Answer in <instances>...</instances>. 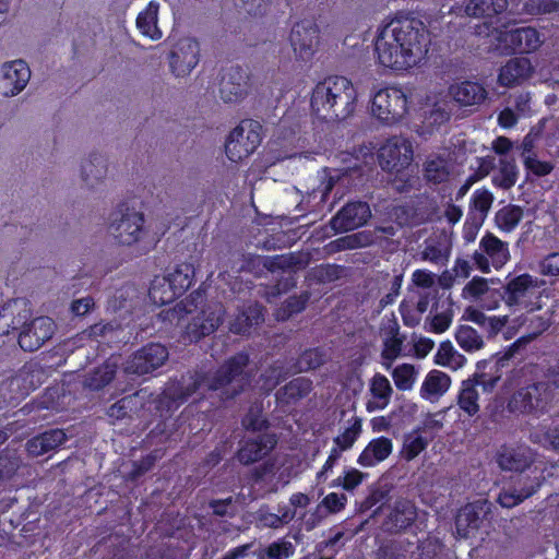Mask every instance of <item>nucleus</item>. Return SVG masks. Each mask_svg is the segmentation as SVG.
<instances>
[{"mask_svg": "<svg viewBox=\"0 0 559 559\" xmlns=\"http://www.w3.org/2000/svg\"><path fill=\"white\" fill-rule=\"evenodd\" d=\"M32 318V310L20 299H12L0 307V336L17 331L26 319Z\"/></svg>", "mask_w": 559, "mask_h": 559, "instance_id": "412c9836", "label": "nucleus"}, {"mask_svg": "<svg viewBox=\"0 0 559 559\" xmlns=\"http://www.w3.org/2000/svg\"><path fill=\"white\" fill-rule=\"evenodd\" d=\"M310 293L305 290L299 295L289 296L278 309V317L282 320H286L294 314H298L304 311L309 302Z\"/></svg>", "mask_w": 559, "mask_h": 559, "instance_id": "3c124183", "label": "nucleus"}, {"mask_svg": "<svg viewBox=\"0 0 559 559\" xmlns=\"http://www.w3.org/2000/svg\"><path fill=\"white\" fill-rule=\"evenodd\" d=\"M325 361V353L319 348H307L292 366L294 373L307 372L321 367Z\"/></svg>", "mask_w": 559, "mask_h": 559, "instance_id": "de8ad7c7", "label": "nucleus"}, {"mask_svg": "<svg viewBox=\"0 0 559 559\" xmlns=\"http://www.w3.org/2000/svg\"><path fill=\"white\" fill-rule=\"evenodd\" d=\"M539 271L545 276H559V252L547 254L539 263Z\"/></svg>", "mask_w": 559, "mask_h": 559, "instance_id": "774afa93", "label": "nucleus"}, {"mask_svg": "<svg viewBox=\"0 0 559 559\" xmlns=\"http://www.w3.org/2000/svg\"><path fill=\"white\" fill-rule=\"evenodd\" d=\"M402 346L403 340L396 335L385 340L384 347L381 353L382 358L389 360L390 362L395 360L401 355Z\"/></svg>", "mask_w": 559, "mask_h": 559, "instance_id": "338daca9", "label": "nucleus"}, {"mask_svg": "<svg viewBox=\"0 0 559 559\" xmlns=\"http://www.w3.org/2000/svg\"><path fill=\"white\" fill-rule=\"evenodd\" d=\"M508 0H468L464 12L472 17H492L508 9Z\"/></svg>", "mask_w": 559, "mask_h": 559, "instance_id": "c9c22d12", "label": "nucleus"}, {"mask_svg": "<svg viewBox=\"0 0 559 559\" xmlns=\"http://www.w3.org/2000/svg\"><path fill=\"white\" fill-rule=\"evenodd\" d=\"M408 97L401 87L386 86L372 98L371 112L385 124H394L407 114Z\"/></svg>", "mask_w": 559, "mask_h": 559, "instance_id": "423d86ee", "label": "nucleus"}, {"mask_svg": "<svg viewBox=\"0 0 559 559\" xmlns=\"http://www.w3.org/2000/svg\"><path fill=\"white\" fill-rule=\"evenodd\" d=\"M545 383L536 380L520 382L507 400V411L514 416L539 418L554 403Z\"/></svg>", "mask_w": 559, "mask_h": 559, "instance_id": "20e7f679", "label": "nucleus"}, {"mask_svg": "<svg viewBox=\"0 0 559 559\" xmlns=\"http://www.w3.org/2000/svg\"><path fill=\"white\" fill-rule=\"evenodd\" d=\"M21 461L19 456L10 451L0 452V481L11 479L20 467Z\"/></svg>", "mask_w": 559, "mask_h": 559, "instance_id": "6e6d98bb", "label": "nucleus"}, {"mask_svg": "<svg viewBox=\"0 0 559 559\" xmlns=\"http://www.w3.org/2000/svg\"><path fill=\"white\" fill-rule=\"evenodd\" d=\"M250 357L246 352H238L228 357L214 371L198 372L189 376L188 381L179 382L167 389V396L177 404L186 403L194 393L221 391L222 397L234 399L249 385L250 376L246 372Z\"/></svg>", "mask_w": 559, "mask_h": 559, "instance_id": "f03ea898", "label": "nucleus"}, {"mask_svg": "<svg viewBox=\"0 0 559 559\" xmlns=\"http://www.w3.org/2000/svg\"><path fill=\"white\" fill-rule=\"evenodd\" d=\"M417 518L416 507L405 499L396 500L390 513L383 522V527L389 533H400L413 525Z\"/></svg>", "mask_w": 559, "mask_h": 559, "instance_id": "4be33fe9", "label": "nucleus"}, {"mask_svg": "<svg viewBox=\"0 0 559 559\" xmlns=\"http://www.w3.org/2000/svg\"><path fill=\"white\" fill-rule=\"evenodd\" d=\"M241 424L246 430L253 432H261L270 426L267 419L260 412H253L252 409L243 416Z\"/></svg>", "mask_w": 559, "mask_h": 559, "instance_id": "e2e57ef3", "label": "nucleus"}, {"mask_svg": "<svg viewBox=\"0 0 559 559\" xmlns=\"http://www.w3.org/2000/svg\"><path fill=\"white\" fill-rule=\"evenodd\" d=\"M360 430L361 426L359 421L346 428L341 435L334 438V448L340 449L341 452L352 449L359 437Z\"/></svg>", "mask_w": 559, "mask_h": 559, "instance_id": "13d9d810", "label": "nucleus"}, {"mask_svg": "<svg viewBox=\"0 0 559 559\" xmlns=\"http://www.w3.org/2000/svg\"><path fill=\"white\" fill-rule=\"evenodd\" d=\"M498 47L504 55L531 53L543 44V35L532 26L500 31L497 36Z\"/></svg>", "mask_w": 559, "mask_h": 559, "instance_id": "6e6552de", "label": "nucleus"}, {"mask_svg": "<svg viewBox=\"0 0 559 559\" xmlns=\"http://www.w3.org/2000/svg\"><path fill=\"white\" fill-rule=\"evenodd\" d=\"M370 392L372 396L378 400L377 403H367V411L373 412L376 409H383L388 406L393 390L385 376L376 373L370 381Z\"/></svg>", "mask_w": 559, "mask_h": 559, "instance_id": "4c0bfd02", "label": "nucleus"}, {"mask_svg": "<svg viewBox=\"0 0 559 559\" xmlns=\"http://www.w3.org/2000/svg\"><path fill=\"white\" fill-rule=\"evenodd\" d=\"M451 385V378L443 371L431 370L427 373L421 388L420 395L429 400L432 396L443 395Z\"/></svg>", "mask_w": 559, "mask_h": 559, "instance_id": "e433bc0d", "label": "nucleus"}, {"mask_svg": "<svg viewBox=\"0 0 559 559\" xmlns=\"http://www.w3.org/2000/svg\"><path fill=\"white\" fill-rule=\"evenodd\" d=\"M31 78L28 64L23 60H14L4 63L0 75V93L3 96L17 95L27 84Z\"/></svg>", "mask_w": 559, "mask_h": 559, "instance_id": "dca6fc26", "label": "nucleus"}, {"mask_svg": "<svg viewBox=\"0 0 559 559\" xmlns=\"http://www.w3.org/2000/svg\"><path fill=\"white\" fill-rule=\"evenodd\" d=\"M107 174V159L99 153L93 152L81 165L82 180L88 188H94Z\"/></svg>", "mask_w": 559, "mask_h": 559, "instance_id": "72a5a7b5", "label": "nucleus"}, {"mask_svg": "<svg viewBox=\"0 0 559 559\" xmlns=\"http://www.w3.org/2000/svg\"><path fill=\"white\" fill-rule=\"evenodd\" d=\"M464 356L459 354L453 347L450 341H443L440 343L439 348L435 355L433 361L436 365L449 367L452 362L461 365L464 360Z\"/></svg>", "mask_w": 559, "mask_h": 559, "instance_id": "5fc2aeb1", "label": "nucleus"}, {"mask_svg": "<svg viewBox=\"0 0 559 559\" xmlns=\"http://www.w3.org/2000/svg\"><path fill=\"white\" fill-rule=\"evenodd\" d=\"M55 330V321L49 317L26 319L19 326L17 343L24 352H35L52 337Z\"/></svg>", "mask_w": 559, "mask_h": 559, "instance_id": "9d476101", "label": "nucleus"}, {"mask_svg": "<svg viewBox=\"0 0 559 559\" xmlns=\"http://www.w3.org/2000/svg\"><path fill=\"white\" fill-rule=\"evenodd\" d=\"M194 266L191 263L182 262L176 264L173 272L166 275L167 281H169L181 297L193 284L194 281Z\"/></svg>", "mask_w": 559, "mask_h": 559, "instance_id": "a19ab883", "label": "nucleus"}, {"mask_svg": "<svg viewBox=\"0 0 559 559\" xmlns=\"http://www.w3.org/2000/svg\"><path fill=\"white\" fill-rule=\"evenodd\" d=\"M532 71L530 59L524 57L512 58L500 68L498 82L507 87L520 85L530 78Z\"/></svg>", "mask_w": 559, "mask_h": 559, "instance_id": "bb28decb", "label": "nucleus"}, {"mask_svg": "<svg viewBox=\"0 0 559 559\" xmlns=\"http://www.w3.org/2000/svg\"><path fill=\"white\" fill-rule=\"evenodd\" d=\"M524 215L523 209L519 205L508 204L497 211L495 221L497 227L504 233L514 230Z\"/></svg>", "mask_w": 559, "mask_h": 559, "instance_id": "49530a36", "label": "nucleus"}, {"mask_svg": "<svg viewBox=\"0 0 559 559\" xmlns=\"http://www.w3.org/2000/svg\"><path fill=\"white\" fill-rule=\"evenodd\" d=\"M320 29L312 21L297 22L289 35V41L298 60L308 62L314 56L319 44Z\"/></svg>", "mask_w": 559, "mask_h": 559, "instance_id": "f8f14e48", "label": "nucleus"}, {"mask_svg": "<svg viewBox=\"0 0 559 559\" xmlns=\"http://www.w3.org/2000/svg\"><path fill=\"white\" fill-rule=\"evenodd\" d=\"M116 214H119L120 218H114L109 225V233L116 242L121 246L140 245L148 235L144 226V215L131 211L124 203L119 205Z\"/></svg>", "mask_w": 559, "mask_h": 559, "instance_id": "0eeeda50", "label": "nucleus"}, {"mask_svg": "<svg viewBox=\"0 0 559 559\" xmlns=\"http://www.w3.org/2000/svg\"><path fill=\"white\" fill-rule=\"evenodd\" d=\"M540 487V483L535 478L520 477L513 486L503 489L498 496V502L503 508H513L525 499L532 497Z\"/></svg>", "mask_w": 559, "mask_h": 559, "instance_id": "b1692460", "label": "nucleus"}, {"mask_svg": "<svg viewBox=\"0 0 559 559\" xmlns=\"http://www.w3.org/2000/svg\"><path fill=\"white\" fill-rule=\"evenodd\" d=\"M158 3L150 1L146 8L139 13L136 17V27L139 32L152 40L162 38V31L157 26L158 21Z\"/></svg>", "mask_w": 559, "mask_h": 559, "instance_id": "f704fd0d", "label": "nucleus"}, {"mask_svg": "<svg viewBox=\"0 0 559 559\" xmlns=\"http://www.w3.org/2000/svg\"><path fill=\"white\" fill-rule=\"evenodd\" d=\"M534 461V452L523 444H503L497 453V463L502 471L523 473Z\"/></svg>", "mask_w": 559, "mask_h": 559, "instance_id": "f3484780", "label": "nucleus"}, {"mask_svg": "<svg viewBox=\"0 0 559 559\" xmlns=\"http://www.w3.org/2000/svg\"><path fill=\"white\" fill-rule=\"evenodd\" d=\"M537 381L546 384L547 391H549L551 399L555 401L559 390V362L548 366L543 372L542 378L537 379Z\"/></svg>", "mask_w": 559, "mask_h": 559, "instance_id": "680f3d73", "label": "nucleus"}, {"mask_svg": "<svg viewBox=\"0 0 559 559\" xmlns=\"http://www.w3.org/2000/svg\"><path fill=\"white\" fill-rule=\"evenodd\" d=\"M523 165L528 173L536 177H545L554 170L552 163L538 159L536 154L526 155Z\"/></svg>", "mask_w": 559, "mask_h": 559, "instance_id": "bf43d9fd", "label": "nucleus"}, {"mask_svg": "<svg viewBox=\"0 0 559 559\" xmlns=\"http://www.w3.org/2000/svg\"><path fill=\"white\" fill-rule=\"evenodd\" d=\"M379 165L384 171L400 173L413 160V145L402 135H393L381 145L378 152Z\"/></svg>", "mask_w": 559, "mask_h": 559, "instance_id": "1a4fd4ad", "label": "nucleus"}, {"mask_svg": "<svg viewBox=\"0 0 559 559\" xmlns=\"http://www.w3.org/2000/svg\"><path fill=\"white\" fill-rule=\"evenodd\" d=\"M535 286L532 275L524 273L513 277L504 287V299L508 305L514 306Z\"/></svg>", "mask_w": 559, "mask_h": 559, "instance_id": "ea45409f", "label": "nucleus"}, {"mask_svg": "<svg viewBox=\"0 0 559 559\" xmlns=\"http://www.w3.org/2000/svg\"><path fill=\"white\" fill-rule=\"evenodd\" d=\"M393 451V442L390 438L381 436L371 439L357 457L361 467H373L386 460Z\"/></svg>", "mask_w": 559, "mask_h": 559, "instance_id": "cd10ccee", "label": "nucleus"}, {"mask_svg": "<svg viewBox=\"0 0 559 559\" xmlns=\"http://www.w3.org/2000/svg\"><path fill=\"white\" fill-rule=\"evenodd\" d=\"M430 34L418 19L397 13L379 26L374 39L378 63L395 70L417 66L428 52Z\"/></svg>", "mask_w": 559, "mask_h": 559, "instance_id": "f257e3e1", "label": "nucleus"}, {"mask_svg": "<svg viewBox=\"0 0 559 559\" xmlns=\"http://www.w3.org/2000/svg\"><path fill=\"white\" fill-rule=\"evenodd\" d=\"M116 373L117 365L106 360L84 374L83 386L91 391H99L115 379Z\"/></svg>", "mask_w": 559, "mask_h": 559, "instance_id": "473e14b6", "label": "nucleus"}, {"mask_svg": "<svg viewBox=\"0 0 559 559\" xmlns=\"http://www.w3.org/2000/svg\"><path fill=\"white\" fill-rule=\"evenodd\" d=\"M455 340L465 352L478 350L484 346L481 336L469 325H461L455 333Z\"/></svg>", "mask_w": 559, "mask_h": 559, "instance_id": "8fccbe9b", "label": "nucleus"}, {"mask_svg": "<svg viewBox=\"0 0 559 559\" xmlns=\"http://www.w3.org/2000/svg\"><path fill=\"white\" fill-rule=\"evenodd\" d=\"M222 321L223 319L219 313L202 310L188 322L182 338L189 343H198L203 337L215 332Z\"/></svg>", "mask_w": 559, "mask_h": 559, "instance_id": "aec40b11", "label": "nucleus"}, {"mask_svg": "<svg viewBox=\"0 0 559 559\" xmlns=\"http://www.w3.org/2000/svg\"><path fill=\"white\" fill-rule=\"evenodd\" d=\"M365 474L356 468L344 471V476L333 480L332 486H341L346 491L357 488L364 480Z\"/></svg>", "mask_w": 559, "mask_h": 559, "instance_id": "052dcab7", "label": "nucleus"}, {"mask_svg": "<svg viewBox=\"0 0 559 559\" xmlns=\"http://www.w3.org/2000/svg\"><path fill=\"white\" fill-rule=\"evenodd\" d=\"M539 442L549 449L559 450V418H555L544 429Z\"/></svg>", "mask_w": 559, "mask_h": 559, "instance_id": "0e129e2a", "label": "nucleus"}, {"mask_svg": "<svg viewBox=\"0 0 559 559\" xmlns=\"http://www.w3.org/2000/svg\"><path fill=\"white\" fill-rule=\"evenodd\" d=\"M484 503L476 501L460 508L455 516V530L460 537H475L486 519Z\"/></svg>", "mask_w": 559, "mask_h": 559, "instance_id": "a211bd4d", "label": "nucleus"}, {"mask_svg": "<svg viewBox=\"0 0 559 559\" xmlns=\"http://www.w3.org/2000/svg\"><path fill=\"white\" fill-rule=\"evenodd\" d=\"M312 391V381L308 378L298 377L290 380L277 390L275 397L282 405H290L306 396Z\"/></svg>", "mask_w": 559, "mask_h": 559, "instance_id": "2f4dec72", "label": "nucleus"}, {"mask_svg": "<svg viewBox=\"0 0 559 559\" xmlns=\"http://www.w3.org/2000/svg\"><path fill=\"white\" fill-rule=\"evenodd\" d=\"M357 100V90L349 79L330 75L312 88L310 109L320 120L343 121L353 116Z\"/></svg>", "mask_w": 559, "mask_h": 559, "instance_id": "7ed1b4c3", "label": "nucleus"}, {"mask_svg": "<svg viewBox=\"0 0 559 559\" xmlns=\"http://www.w3.org/2000/svg\"><path fill=\"white\" fill-rule=\"evenodd\" d=\"M120 329L121 326L117 322H98L78 333L73 343L76 346H82L86 341H96L97 343H100V338H105L108 334H112Z\"/></svg>", "mask_w": 559, "mask_h": 559, "instance_id": "37998d69", "label": "nucleus"}, {"mask_svg": "<svg viewBox=\"0 0 559 559\" xmlns=\"http://www.w3.org/2000/svg\"><path fill=\"white\" fill-rule=\"evenodd\" d=\"M168 359V349L159 343H148L138 349L127 361L126 372L138 376L152 373Z\"/></svg>", "mask_w": 559, "mask_h": 559, "instance_id": "9b49d317", "label": "nucleus"}, {"mask_svg": "<svg viewBox=\"0 0 559 559\" xmlns=\"http://www.w3.org/2000/svg\"><path fill=\"white\" fill-rule=\"evenodd\" d=\"M479 248L490 259L496 270L501 269L510 259L508 243L491 233H487L483 236Z\"/></svg>", "mask_w": 559, "mask_h": 559, "instance_id": "7c9ffc66", "label": "nucleus"}, {"mask_svg": "<svg viewBox=\"0 0 559 559\" xmlns=\"http://www.w3.org/2000/svg\"><path fill=\"white\" fill-rule=\"evenodd\" d=\"M264 312L265 308L258 302L243 306L230 322V332L239 335H250L251 331L264 321Z\"/></svg>", "mask_w": 559, "mask_h": 559, "instance_id": "393cba45", "label": "nucleus"}, {"mask_svg": "<svg viewBox=\"0 0 559 559\" xmlns=\"http://www.w3.org/2000/svg\"><path fill=\"white\" fill-rule=\"evenodd\" d=\"M492 203L493 194L488 189H477L472 194L468 212L475 213L476 216L485 219Z\"/></svg>", "mask_w": 559, "mask_h": 559, "instance_id": "603ef678", "label": "nucleus"}, {"mask_svg": "<svg viewBox=\"0 0 559 559\" xmlns=\"http://www.w3.org/2000/svg\"><path fill=\"white\" fill-rule=\"evenodd\" d=\"M392 378L400 391H408L413 388L416 380L415 367L411 364L399 365L394 368Z\"/></svg>", "mask_w": 559, "mask_h": 559, "instance_id": "864d4df0", "label": "nucleus"}, {"mask_svg": "<svg viewBox=\"0 0 559 559\" xmlns=\"http://www.w3.org/2000/svg\"><path fill=\"white\" fill-rule=\"evenodd\" d=\"M424 176L429 182L441 183L447 180L449 171L440 159H430L425 163Z\"/></svg>", "mask_w": 559, "mask_h": 559, "instance_id": "4d7b16f0", "label": "nucleus"}, {"mask_svg": "<svg viewBox=\"0 0 559 559\" xmlns=\"http://www.w3.org/2000/svg\"><path fill=\"white\" fill-rule=\"evenodd\" d=\"M450 93L462 106L480 104L487 98V91L481 83L467 80L451 85Z\"/></svg>", "mask_w": 559, "mask_h": 559, "instance_id": "c756f323", "label": "nucleus"}, {"mask_svg": "<svg viewBox=\"0 0 559 559\" xmlns=\"http://www.w3.org/2000/svg\"><path fill=\"white\" fill-rule=\"evenodd\" d=\"M484 218L476 216L475 213L468 212L464 226H463V236L466 241H474L478 230L480 229Z\"/></svg>", "mask_w": 559, "mask_h": 559, "instance_id": "69168bd1", "label": "nucleus"}, {"mask_svg": "<svg viewBox=\"0 0 559 559\" xmlns=\"http://www.w3.org/2000/svg\"><path fill=\"white\" fill-rule=\"evenodd\" d=\"M477 382L465 380L462 382L457 404L468 416H475L479 412Z\"/></svg>", "mask_w": 559, "mask_h": 559, "instance_id": "09e8293b", "label": "nucleus"}, {"mask_svg": "<svg viewBox=\"0 0 559 559\" xmlns=\"http://www.w3.org/2000/svg\"><path fill=\"white\" fill-rule=\"evenodd\" d=\"M248 75L241 67H231L221 83V97L225 103H236L247 95Z\"/></svg>", "mask_w": 559, "mask_h": 559, "instance_id": "a878e982", "label": "nucleus"}, {"mask_svg": "<svg viewBox=\"0 0 559 559\" xmlns=\"http://www.w3.org/2000/svg\"><path fill=\"white\" fill-rule=\"evenodd\" d=\"M519 177V169L514 158H500L499 169L492 176L493 187L502 190H509L515 186Z\"/></svg>", "mask_w": 559, "mask_h": 559, "instance_id": "58836bf2", "label": "nucleus"}, {"mask_svg": "<svg viewBox=\"0 0 559 559\" xmlns=\"http://www.w3.org/2000/svg\"><path fill=\"white\" fill-rule=\"evenodd\" d=\"M66 441V432L53 428L31 438L26 443V450L29 455L39 456L58 449Z\"/></svg>", "mask_w": 559, "mask_h": 559, "instance_id": "c85d7f7f", "label": "nucleus"}, {"mask_svg": "<svg viewBox=\"0 0 559 559\" xmlns=\"http://www.w3.org/2000/svg\"><path fill=\"white\" fill-rule=\"evenodd\" d=\"M263 265L266 270L274 273L277 271L285 272L305 267L307 265V261L304 260L300 254L290 252L287 254L266 257Z\"/></svg>", "mask_w": 559, "mask_h": 559, "instance_id": "a18cd8bd", "label": "nucleus"}, {"mask_svg": "<svg viewBox=\"0 0 559 559\" xmlns=\"http://www.w3.org/2000/svg\"><path fill=\"white\" fill-rule=\"evenodd\" d=\"M276 443L277 439L274 433H262L255 438H249L240 445L237 459L243 465L253 464L266 456Z\"/></svg>", "mask_w": 559, "mask_h": 559, "instance_id": "6ab92c4d", "label": "nucleus"}, {"mask_svg": "<svg viewBox=\"0 0 559 559\" xmlns=\"http://www.w3.org/2000/svg\"><path fill=\"white\" fill-rule=\"evenodd\" d=\"M420 433L421 428L416 427L412 430V432L405 435L401 449V456L405 461L411 462L415 460L421 452L427 449L429 440L423 437Z\"/></svg>", "mask_w": 559, "mask_h": 559, "instance_id": "c03bdc74", "label": "nucleus"}, {"mask_svg": "<svg viewBox=\"0 0 559 559\" xmlns=\"http://www.w3.org/2000/svg\"><path fill=\"white\" fill-rule=\"evenodd\" d=\"M262 126L253 119L241 120L225 142V153L229 160L237 163L255 152L262 141Z\"/></svg>", "mask_w": 559, "mask_h": 559, "instance_id": "39448f33", "label": "nucleus"}, {"mask_svg": "<svg viewBox=\"0 0 559 559\" xmlns=\"http://www.w3.org/2000/svg\"><path fill=\"white\" fill-rule=\"evenodd\" d=\"M370 217L371 211L367 202L353 201L342 206L330 224L336 233H346L364 226Z\"/></svg>", "mask_w": 559, "mask_h": 559, "instance_id": "2eb2a0df", "label": "nucleus"}, {"mask_svg": "<svg viewBox=\"0 0 559 559\" xmlns=\"http://www.w3.org/2000/svg\"><path fill=\"white\" fill-rule=\"evenodd\" d=\"M199 61L200 45L195 38L191 37L179 39L169 55V66L177 78L189 75Z\"/></svg>", "mask_w": 559, "mask_h": 559, "instance_id": "ddd939ff", "label": "nucleus"}, {"mask_svg": "<svg viewBox=\"0 0 559 559\" xmlns=\"http://www.w3.org/2000/svg\"><path fill=\"white\" fill-rule=\"evenodd\" d=\"M148 296L154 304L160 306L171 304L180 297L171 283L167 281L166 275L160 278L155 277L152 281Z\"/></svg>", "mask_w": 559, "mask_h": 559, "instance_id": "79ce46f5", "label": "nucleus"}, {"mask_svg": "<svg viewBox=\"0 0 559 559\" xmlns=\"http://www.w3.org/2000/svg\"><path fill=\"white\" fill-rule=\"evenodd\" d=\"M147 392L139 390L133 394L123 396L114 403L107 411V415L116 420L140 417L146 406Z\"/></svg>", "mask_w": 559, "mask_h": 559, "instance_id": "5701e85b", "label": "nucleus"}, {"mask_svg": "<svg viewBox=\"0 0 559 559\" xmlns=\"http://www.w3.org/2000/svg\"><path fill=\"white\" fill-rule=\"evenodd\" d=\"M252 548L253 543L239 545L227 550L221 559H240L249 555L254 556L257 559H287L294 552L293 544L285 539H278L266 547H259L254 550Z\"/></svg>", "mask_w": 559, "mask_h": 559, "instance_id": "4468645a", "label": "nucleus"}]
</instances>
